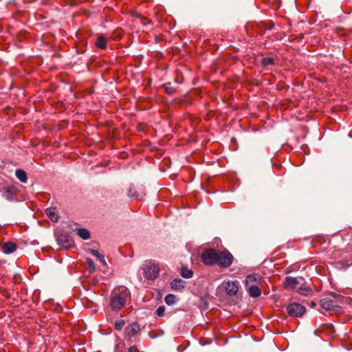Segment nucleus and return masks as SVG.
I'll return each instance as SVG.
<instances>
[{
  "mask_svg": "<svg viewBox=\"0 0 352 352\" xmlns=\"http://www.w3.org/2000/svg\"><path fill=\"white\" fill-rule=\"evenodd\" d=\"M140 331V326L137 322H133L128 325L125 329V333L128 337H133Z\"/></svg>",
  "mask_w": 352,
  "mask_h": 352,
  "instance_id": "obj_11",
  "label": "nucleus"
},
{
  "mask_svg": "<svg viewBox=\"0 0 352 352\" xmlns=\"http://www.w3.org/2000/svg\"><path fill=\"white\" fill-rule=\"evenodd\" d=\"M86 263L91 272H94L96 269V266L93 260L90 258H86Z\"/></svg>",
  "mask_w": 352,
  "mask_h": 352,
  "instance_id": "obj_25",
  "label": "nucleus"
},
{
  "mask_svg": "<svg viewBox=\"0 0 352 352\" xmlns=\"http://www.w3.org/2000/svg\"><path fill=\"white\" fill-rule=\"evenodd\" d=\"M296 290L299 294L304 296L308 295L309 292V289L308 287L305 285V282L302 284L299 285Z\"/></svg>",
  "mask_w": 352,
  "mask_h": 352,
  "instance_id": "obj_19",
  "label": "nucleus"
},
{
  "mask_svg": "<svg viewBox=\"0 0 352 352\" xmlns=\"http://www.w3.org/2000/svg\"><path fill=\"white\" fill-rule=\"evenodd\" d=\"M77 234L82 239L87 240L90 238V233L85 228H78L76 230Z\"/></svg>",
  "mask_w": 352,
  "mask_h": 352,
  "instance_id": "obj_17",
  "label": "nucleus"
},
{
  "mask_svg": "<svg viewBox=\"0 0 352 352\" xmlns=\"http://www.w3.org/2000/svg\"><path fill=\"white\" fill-rule=\"evenodd\" d=\"M89 252L94 256L99 258L100 261L102 263H104V256L102 255L99 251L94 249H90Z\"/></svg>",
  "mask_w": 352,
  "mask_h": 352,
  "instance_id": "obj_23",
  "label": "nucleus"
},
{
  "mask_svg": "<svg viewBox=\"0 0 352 352\" xmlns=\"http://www.w3.org/2000/svg\"><path fill=\"white\" fill-rule=\"evenodd\" d=\"M305 283V279L302 276L291 277L287 276L285 278L284 286L287 289H297L299 285Z\"/></svg>",
  "mask_w": 352,
  "mask_h": 352,
  "instance_id": "obj_4",
  "label": "nucleus"
},
{
  "mask_svg": "<svg viewBox=\"0 0 352 352\" xmlns=\"http://www.w3.org/2000/svg\"><path fill=\"white\" fill-rule=\"evenodd\" d=\"M233 262V256L228 251L217 252L216 264L221 267H228Z\"/></svg>",
  "mask_w": 352,
  "mask_h": 352,
  "instance_id": "obj_3",
  "label": "nucleus"
},
{
  "mask_svg": "<svg viewBox=\"0 0 352 352\" xmlns=\"http://www.w3.org/2000/svg\"><path fill=\"white\" fill-rule=\"evenodd\" d=\"M144 276L148 280H154L157 278L160 272V265L157 263L147 261L143 265Z\"/></svg>",
  "mask_w": 352,
  "mask_h": 352,
  "instance_id": "obj_2",
  "label": "nucleus"
},
{
  "mask_svg": "<svg viewBox=\"0 0 352 352\" xmlns=\"http://www.w3.org/2000/svg\"><path fill=\"white\" fill-rule=\"evenodd\" d=\"M16 178L22 183L25 184L28 182L27 173L22 169H17L15 173Z\"/></svg>",
  "mask_w": 352,
  "mask_h": 352,
  "instance_id": "obj_15",
  "label": "nucleus"
},
{
  "mask_svg": "<svg viewBox=\"0 0 352 352\" xmlns=\"http://www.w3.org/2000/svg\"><path fill=\"white\" fill-rule=\"evenodd\" d=\"M46 214L52 221L57 222L58 221V216L56 214L54 209L47 208Z\"/></svg>",
  "mask_w": 352,
  "mask_h": 352,
  "instance_id": "obj_18",
  "label": "nucleus"
},
{
  "mask_svg": "<svg viewBox=\"0 0 352 352\" xmlns=\"http://www.w3.org/2000/svg\"><path fill=\"white\" fill-rule=\"evenodd\" d=\"M351 264H352V262H351V261H347L346 262V263L344 264V268H346V267H348L351 266Z\"/></svg>",
  "mask_w": 352,
  "mask_h": 352,
  "instance_id": "obj_31",
  "label": "nucleus"
},
{
  "mask_svg": "<svg viewBox=\"0 0 352 352\" xmlns=\"http://www.w3.org/2000/svg\"><path fill=\"white\" fill-rule=\"evenodd\" d=\"M320 306L327 311H338L340 307L338 305L337 302L330 298H324L320 300Z\"/></svg>",
  "mask_w": 352,
  "mask_h": 352,
  "instance_id": "obj_7",
  "label": "nucleus"
},
{
  "mask_svg": "<svg viewBox=\"0 0 352 352\" xmlns=\"http://www.w3.org/2000/svg\"><path fill=\"white\" fill-rule=\"evenodd\" d=\"M331 295L333 296V297H336L338 295L335 293H331Z\"/></svg>",
  "mask_w": 352,
  "mask_h": 352,
  "instance_id": "obj_33",
  "label": "nucleus"
},
{
  "mask_svg": "<svg viewBox=\"0 0 352 352\" xmlns=\"http://www.w3.org/2000/svg\"><path fill=\"white\" fill-rule=\"evenodd\" d=\"M16 192L14 187L8 186L6 188V197L8 200L12 201V196Z\"/></svg>",
  "mask_w": 352,
  "mask_h": 352,
  "instance_id": "obj_20",
  "label": "nucleus"
},
{
  "mask_svg": "<svg viewBox=\"0 0 352 352\" xmlns=\"http://www.w3.org/2000/svg\"><path fill=\"white\" fill-rule=\"evenodd\" d=\"M175 82H177V83H182V79H179V78H176L175 79Z\"/></svg>",
  "mask_w": 352,
  "mask_h": 352,
  "instance_id": "obj_32",
  "label": "nucleus"
},
{
  "mask_svg": "<svg viewBox=\"0 0 352 352\" xmlns=\"http://www.w3.org/2000/svg\"><path fill=\"white\" fill-rule=\"evenodd\" d=\"M184 281L180 278H175L170 283V287L173 290H180L184 288Z\"/></svg>",
  "mask_w": 352,
  "mask_h": 352,
  "instance_id": "obj_14",
  "label": "nucleus"
},
{
  "mask_svg": "<svg viewBox=\"0 0 352 352\" xmlns=\"http://www.w3.org/2000/svg\"><path fill=\"white\" fill-rule=\"evenodd\" d=\"M124 324L125 322L123 320H118L115 322V329L118 331H120L122 329Z\"/></svg>",
  "mask_w": 352,
  "mask_h": 352,
  "instance_id": "obj_24",
  "label": "nucleus"
},
{
  "mask_svg": "<svg viewBox=\"0 0 352 352\" xmlns=\"http://www.w3.org/2000/svg\"><path fill=\"white\" fill-rule=\"evenodd\" d=\"M16 250V245L12 242H6L2 245V251L6 254H12Z\"/></svg>",
  "mask_w": 352,
  "mask_h": 352,
  "instance_id": "obj_12",
  "label": "nucleus"
},
{
  "mask_svg": "<svg viewBox=\"0 0 352 352\" xmlns=\"http://www.w3.org/2000/svg\"><path fill=\"white\" fill-rule=\"evenodd\" d=\"M177 301L176 296L173 294H168L165 297V302L168 305H174Z\"/></svg>",
  "mask_w": 352,
  "mask_h": 352,
  "instance_id": "obj_22",
  "label": "nucleus"
},
{
  "mask_svg": "<svg viewBox=\"0 0 352 352\" xmlns=\"http://www.w3.org/2000/svg\"><path fill=\"white\" fill-rule=\"evenodd\" d=\"M262 277L258 274H249L245 278V286L250 287L251 286L258 285Z\"/></svg>",
  "mask_w": 352,
  "mask_h": 352,
  "instance_id": "obj_10",
  "label": "nucleus"
},
{
  "mask_svg": "<svg viewBox=\"0 0 352 352\" xmlns=\"http://www.w3.org/2000/svg\"><path fill=\"white\" fill-rule=\"evenodd\" d=\"M128 195L133 197V198H137L138 195L136 194V191L133 189L132 187H129L128 190Z\"/></svg>",
  "mask_w": 352,
  "mask_h": 352,
  "instance_id": "obj_28",
  "label": "nucleus"
},
{
  "mask_svg": "<svg viewBox=\"0 0 352 352\" xmlns=\"http://www.w3.org/2000/svg\"><path fill=\"white\" fill-rule=\"evenodd\" d=\"M247 291L248 294L252 298H258L261 294V291L258 287V285L251 286L250 287H247Z\"/></svg>",
  "mask_w": 352,
  "mask_h": 352,
  "instance_id": "obj_13",
  "label": "nucleus"
},
{
  "mask_svg": "<svg viewBox=\"0 0 352 352\" xmlns=\"http://www.w3.org/2000/svg\"><path fill=\"white\" fill-rule=\"evenodd\" d=\"M239 283L237 280H228L226 283L225 289L230 296H235L239 290Z\"/></svg>",
  "mask_w": 352,
  "mask_h": 352,
  "instance_id": "obj_9",
  "label": "nucleus"
},
{
  "mask_svg": "<svg viewBox=\"0 0 352 352\" xmlns=\"http://www.w3.org/2000/svg\"><path fill=\"white\" fill-rule=\"evenodd\" d=\"M165 311V307L164 306H160L156 310V314L158 316H162Z\"/></svg>",
  "mask_w": 352,
  "mask_h": 352,
  "instance_id": "obj_29",
  "label": "nucleus"
},
{
  "mask_svg": "<svg viewBox=\"0 0 352 352\" xmlns=\"http://www.w3.org/2000/svg\"><path fill=\"white\" fill-rule=\"evenodd\" d=\"M165 89L167 94H172L176 91L177 88L171 86L170 83H167L165 85Z\"/></svg>",
  "mask_w": 352,
  "mask_h": 352,
  "instance_id": "obj_26",
  "label": "nucleus"
},
{
  "mask_svg": "<svg viewBox=\"0 0 352 352\" xmlns=\"http://www.w3.org/2000/svg\"><path fill=\"white\" fill-rule=\"evenodd\" d=\"M217 258V252L213 249L206 250L201 255L203 263L208 265L216 263Z\"/></svg>",
  "mask_w": 352,
  "mask_h": 352,
  "instance_id": "obj_6",
  "label": "nucleus"
},
{
  "mask_svg": "<svg viewBox=\"0 0 352 352\" xmlns=\"http://www.w3.org/2000/svg\"><path fill=\"white\" fill-rule=\"evenodd\" d=\"M56 241L60 245L66 249L74 245V241L67 234H59L56 238Z\"/></svg>",
  "mask_w": 352,
  "mask_h": 352,
  "instance_id": "obj_8",
  "label": "nucleus"
},
{
  "mask_svg": "<svg viewBox=\"0 0 352 352\" xmlns=\"http://www.w3.org/2000/svg\"><path fill=\"white\" fill-rule=\"evenodd\" d=\"M130 293L125 287H120L118 293L115 292L111 300V306L113 311H119L125 305L129 298Z\"/></svg>",
  "mask_w": 352,
  "mask_h": 352,
  "instance_id": "obj_1",
  "label": "nucleus"
},
{
  "mask_svg": "<svg viewBox=\"0 0 352 352\" xmlns=\"http://www.w3.org/2000/svg\"><path fill=\"white\" fill-rule=\"evenodd\" d=\"M127 352H138L137 348L135 346H132L129 348Z\"/></svg>",
  "mask_w": 352,
  "mask_h": 352,
  "instance_id": "obj_30",
  "label": "nucleus"
},
{
  "mask_svg": "<svg viewBox=\"0 0 352 352\" xmlns=\"http://www.w3.org/2000/svg\"><path fill=\"white\" fill-rule=\"evenodd\" d=\"M287 310L290 316L300 317L305 313L306 308L299 303L294 302L287 306Z\"/></svg>",
  "mask_w": 352,
  "mask_h": 352,
  "instance_id": "obj_5",
  "label": "nucleus"
},
{
  "mask_svg": "<svg viewBox=\"0 0 352 352\" xmlns=\"http://www.w3.org/2000/svg\"><path fill=\"white\" fill-rule=\"evenodd\" d=\"M181 275L185 278H190L192 276L193 272L186 267H183L181 270Z\"/></svg>",
  "mask_w": 352,
  "mask_h": 352,
  "instance_id": "obj_21",
  "label": "nucleus"
},
{
  "mask_svg": "<svg viewBox=\"0 0 352 352\" xmlns=\"http://www.w3.org/2000/svg\"><path fill=\"white\" fill-rule=\"evenodd\" d=\"M274 63V59L271 57H266L262 59V64L264 66H268Z\"/></svg>",
  "mask_w": 352,
  "mask_h": 352,
  "instance_id": "obj_27",
  "label": "nucleus"
},
{
  "mask_svg": "<svg viewBox=\"0 0 352 352\" xmlns=\"http://www.w3.org/2000/svg\"><path fill=\"white\" fill-rule=\"evenodd\" d=\"M95 45L97 47L104 50L107 47V39L102 35H100L97 38Z\"/></svg>",
  "mask_w": 352,
  "mask_h": 352,
  "instance_id": "obj_16",
  "label": "nucleus"
}]
</instances>
